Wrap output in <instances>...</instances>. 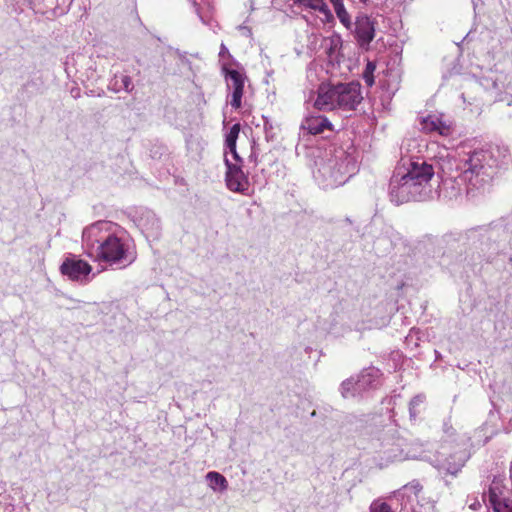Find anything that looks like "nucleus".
<instances>
[{
  "mask_svg": "<svg viewBox=\"0 0 512 512\" xmlns=\"http://www.w3.org/2000/svg\"><path fill=\"white\" fill-rule=\"evenodd\" d=\"M301 128L312 135H318L325 130H332V123L323 115H314L306 117L301 123Z\"/></svg>",
  "mask_w": 512,
  "mask_h": 512,
  "instance_id": "dca6fc26",
  "label": "nucleus"
},
{
  "mask_svg": "<svg viewBox=\"0 0 512 512\" xmlns=\"http://www.w3.org/2000/svg\"><path fill=\"white\" fill-rule=\"evenodd\" d=\"M239 133H240V124L236 123L230 128L229 132L226 134L225 145H226L227 149L236 148V142H237Z\"/></svg>",
  "mask_w": 512,
  "mask_h": 512,
  "instance_id": "393cba45",
  "label": "nucleus"
},
{
  "mask_svg": "<svg viewBox=\"0 0 512 512\" xmlns=\"http://www.w3.org/2000/svg\"><path fill=\"white\" fill-rule=\"evenodd\" d=\"M334 11H335L336 16L338 17L339 21L341 22V24L347 30H352L354 22H352L351 17L349 15V13L347 12L344 4L334 7Z\"/></svg>",
  "mask_w": 512,
  "mask_h": 512,
  "instance_id": "b1692460",
  "label": "nucleus"
},
{
  "mask_svg": "<svg viewBox=\"0 0 512 512\" xmlns=\"http://www.w3.org/2000/svg\"><path fill=\"white\" fill-rule=\"evenodd\" d=\"M363 96L359 82L339 83L333 86L321 85L314 106L319 110L339 108L345 111L355 110Z\"/></svg>",
  "mask_w": 512,
  "mask_h": 512,
  "instance_id": "39448f33",
  "label": "nucleus"
},
{
  "mask_svg": "<svg viewBox=\"0 0 512 512\" xmlns=\"http://www.w3.org/2000/svg\"><path fill=\"white\" fill-rule=\"evenodd\" d=\"M377 24L376 18L362 12L355 17L353 28L349 31L354 35L361 49L368 50L370 48V44L375 38Z\"/></svg>",
  "mask_w": 512,
  "mask_h": 512,
  "instance_id": "6e6552de",
  "label": "nucleus"
},
{
  "mask_svg": "<svg viewBox=\"0 0 512 512\" xmlns=\"http://www.w3.org/2000/svg\"><path fill=\"white\" fill-rule=\"evenodd\" d=\"M314 178L324 189L343 185L357 171L354 151L330 146L315 162Z\"/></svg>",
  "mask_w": 512,
  "mask_h": 512,
  "instance_id": "20e7f679",
  "label": "nucleus"
},
{
  "mask_svg": "<svg viewBox=\"0 0 512 512\" xmlns=\"http://www.w3.org/2000/svg\"><path fill=\"white\" fill-rule=\"evenodd\" d=\"M300 3L305 7L319 11L328 22L333 20V15L324 0H300Z\"/></svg>",
  "mask_w": 512,
  "mask_h": 512,
  "instance_id": "4be33fe9",
  "label": "nucleus"
},
{
  "mask_svg": "<svg viewBox=\"0 0 512 512\" xmlns=\"http://www.w3.org/2000/svg\"><path fill=\"white\" fill-rule=\"evenodd\" d=\"M376 69V65L374 62L368 61L366 64L365 70L363 71V79L367 86L371 87L374 84V71Z\"/></svg>",
  "mask_w": 512,
  "mask_h": 512,
  "instance_id": "a878e982",
  "label": "nucleus"
},
{
  "mask_svg": "<svg viewBox=\"0 0 512 512\" xmlns=\"http://www.w3.org/2000/svg\"><path fill=\"white\" fill-rule=\"evenodd\" d=\"M263 120H264L263 127H264L266 140L272 141L275 138V135L273 132V125L267 117H263Z\"/></svg>",
  "mask_w": 512,
  "mask_h": 512,
  "instance_id": "c85d7f7f",
  "label": "nucleus"
},
{
  "mask_svg": "<svg viewBox=\"0 0 512 512\" xmlns=\"http://www.w3.org/2000/svg\"><path fill=\"white\" fill-rule=\"evenodd\" d=\"M481 507V504L478 500H475L473 503L470 504V508L472 510H478Z\"/></svg>",
  "mask_w": 512,
  "mask_h": 512,
  "instance_id": "473e14b6",
  "label": "nucleus"
},
{
  "mask_svg": "<svg viewBox=\"0 0 512 512\" xmlns=\"http://www.w3.org/2000/svg\"><path fill=\"white\" fill-rule=\"evenodd\" d=\"M489 503L494 512H512V484L494 478L488 490Z\"/></svg>",
  "mask_w": 512,
  "mask_h": 512,
  "instance_id": "1a4fd4ad",
  "label": "nucleus"
},
{
  "mask_svg": "<svg viewBox=\"0 0 512 512\" xmlns=\"http://www.w3.org/2000/svg\"><path fill=\"white\" fill-rule=\"evenodd\" d=\"M329 1H330V3L332 4L333 8H334V7H336V6H338V5H342V4H344V3H343V0H329Z\"/></svg>",
  "mask_w": 512,
  "mask_h": 512,
  "instance_id": "72a5a7b5",
  "label": "nucleus"
},
{
  "mask_svg": "<svg viewBox=\"0 0 512 512\" xmlns=\"http://www.w3.org/2000/svg\"><path fill=\"white\" fill-rule=\"evenodd\" d=\"M340 390H341V394L344 398H347L349 396H354L355 393H359L355 389V381H353V379H347V380L343 381L341 384Z\"/></svg>",
  "mask_w": 512,
  "mask_h": 512,
  "instance_id": "bb28decb",
  "label": "nucleus"
},
{
  "mask_svg": "<svg viewBox=\"0 0 512 512\" xmlns=\"http://www.w3.org/2000/svg\"><path fill=\"white\" fill-rule=\"evenodd\" d=\"M420 129L426 133H436L441 136H449L453 132L450 121L443 119V116L431 114L420 119Z\"/></svg>",
  "mask_w": 512,
  "mask_h": 512,
  "instance_id": "4468645a",
  "label": "nucleus"
},
{
  "mask_svg": "<svg viewBox=\"0 0 512 512\" xmlns=\"http://www.w3.org/2000/svg\"><path fill=\"white\" fill-rule=\"evenodd\" d=\"M71 94L74 98L80 97V90L79 89H73L71 90Z\"/></svg>",
  "mask_w": 512,
  "mask_h": 512,
  "instance_id": "f704fd0d",
  "label": "nucleus"
},
{
  "mask_svg": "<svg viewBox=\"0 0 512 512\" xmlns=\"http://www.w3.org/2000/svg\"><path fill=\"white\" fill-rule=\"evenodd\" d=\"M370 512H393L392 508L386 502L375 500L370 505Z\"/></svg>",
  "mask_w": 512,
  "mask_h": 512,
  "instance_id": "cd10ccee",
  "label": "nucleus"
},
{
  "mask_svg": "<svg viewBox=\"0 0 512 512\" xmlns=\"http://www.w3.org/2000/svg\"><path fill=\"white\" fill-rule=\"evenodd\" d=\"M208 486L217 493H223L228 489L227 479L216 471H210L205 476Z\"/></svg>",
  "mask_w": 512,
  "mask_h": 512,
  "instance_id": "412c9836",
  "label": "nucleus"
},
{
  "mask_svg": "<svg viewBox=\"0 0 512 512\" xmlns=\"http://www.w3.org/2000/svg\"><path fill=\"white\" fill-rule=\"evenodd\" d=\"M133 88L134 86L131 77L124 74H115L108 84V89L115 93L120 91L130 93L132 92Z\"/></svg>",
  "mask_w": 512,
  "mask_h": 512,
  "instance_id": "aec40b11",
  "label": "nucleus"
},
{
  "mask_svg": "<svg viewBox=\"0 0 512 512\" xmlns=\"http://www.w3.org/2000/svg\"><path fill=\"white\" fill-rule=\"evenodd\" d=\"M505 432H506V433H509V432H510V428H507V429L505 430Z\"/></svg>",
  "mask_w": 512,
  "mask_h": 512,
  "instance_id": "58836bf2",
  "label": "nucleus"
},
{
  "mask_svg": "<svg viewBox=\"0 0 512 512\" xmlns=\"http://www.w3.org/2000/svg\"><path fill=\"white\" fill-rule=\"evenodd\" d=\"M139 226L146 237L157 238L160 234L161 225L156 215L151 212H145L139 219Z\"/></svg>",
  "mask_w": 512,
  "mask_h": 512,
  "instance_id": "6ab92c4d",
  "label": "nucleus"
},
{
  "mask_svg": "<svg viewBox=\"0 0 512 512\" xmlns=\"http://www.w3.org/2000/svg\"><path fill=\"white\" fill-rule=\"evenodd\" d=\"M498 430L485 423L480 428L476 429L472 436L467 433H455V441L457 446H465L471 451L473 448L484 446Z\"/></svg>",
  "mask_w": 512,
  "mask_h": 512,
  "instance_id": "f8f14e48",
  "label": "nucleus"
},
{
  "mask_svg": "<svg viewBox=\"0 0 512 512\" xmlns=\"http://www.w3.org/2000/svg\"><path fill=\"white\" fill-rule=\"evenodd\" d=\"M361 3L363 4H367L369 2V0H359Z\"/></svg>",
  "mask_w": 512,
  "mask_h": 512,
  "instance_id": "4c0bfd02",
  "label": "nucleus"
},
{
  "mask_svg": "<svg viewBox=\"0 0 512 512\" xmlns=\"http://www.w3.org/2000/svg\"><path fill=\"white\" fill-rule=\"evenodd\" d=\"M257 157H258V149L256 148L255 141H253V144L251 146V153H250L249 159L251 161H254L255 163H257Z\"/></svg>",
  "mask_w": 512,
  "mask_h": 512,
  "instance_id": "c756f323",
  "label": "nucleus"
},
{
  "mask_svg": "<svg viewBox=\"0 0 512 512\" xmlns=\"http://www.w3.org/2000/svg\"><path fill=\"white\" fill-rule=\"evenodd\" d=\"M224 161L226 165L225 181L227 188L230 191L247 195L249 191V180L247 175L243 172L242 166L238 163H232L227 156H225Z\"/></svg>",
  "mask_w": 512,
  "mask_h": 512,
  "instance_id": "9b49d317",
  "label": "nucleus"
},
{
  "mask_svg": "<svg viewBox=\"0 0 512 512\" xmlns=\"http://www.w3.org/2000/svg\"><path fill=\"white\" fill-rule=\"evenodd\" d=\"M389 184L390 200L396 205L409 201H425L432 196L430 181L435 167L423 158L402 159Z\"/></svg>",
  "mask_w": 512,
  "mask_h": 512,
  "instance_id": "7ed1b4c3",
  "label": "nucleus"
},
{
  "mask_svg": "<svg viewBox=\"0 0 512 512\" xmlns=\"http://www.w3.org/2000/svg\"><path fill=\"white\" fill-rule=\"evenodd\" d=\"M505 75L496 70H490L487 74L479 78V84L484 90L492 94L499 95L503 90L510 86L505 82Z\"/></svg>",
  "mask_w": 512,
  "mask_h": 512,
  "instance_id": "2eb2a0df",
  "label": "nucleus"
},
{
  "mask_svg": "<svg viewBox=\"0 0 512 512\" xmlns=\"http://www.w3.org/2000/svg\"><path fill=\"white\" fill-rule=\"evenodd\" d=\"M380 383V371L376 368L365 369L355 381V389L362 392L376 388Z\"/></svg>",
  "mask_w": 512,
  "mask_h": 512,
  "instance_id": "f3484780",
  "label": "nucleus"
},
{
  "mask_svg": "<svg viewBox=\"0 0 512 512\" xmlns=\"http://www.w3.org/2000/svg\"><path fill=\"white\" fill-rule=\"evenodd\" d=\"M425 402V396L423 394H418L414 396L409 402V416L411 420H416L417 416L420 413V407Z\"/></svg>",
  "mask_w": 512,
  "mask_h": 512,
  "instance_id": "5701e85b",
  "label": "nucleus"
},
{
  "mask_svg": "<svg viewBox=\"0 0 512 512\" xmlns=\"http://www.w3.org/2000/svg\"><path fill=\"white\" fill-rule=\"evenodd\" d=\"M368 441V448L373 452L383 453L388 461L403 460L407 457L403 450L404 440L398 436L396 425L392 423L371 429Z\"/></svg>",
  "mask_w": 512,
  "mask_h": 512,
  "instance_id": "0eeeda50",
  "label": "nucleus"
},
{
  "mask_svg": "<svg viewBox=\"0 0 512 512\" xmlns=\"http://www.w3.org/2000/svg\"><path fill=\"white\" fill-rule=\"evenodd\" d=\"M423 487L418 480H413L405 484L400 489L392 493V497L401 501L402 505L412 502L416 499Z\"/></svg>",
  "mask_w": 512,
  "mask_h": 512,
  "instance_id": "a211bd4d",
  "label": "nucleus"
},
{
  "mask_svg": "<svg viewBox=\"0 0 512 512\" xmlns=\"http://www.w3.org/2000/svg\"><path fill=\"white\" fill-rule=\"evenodd\" d=\"M82 248L95 261L120 268L130 266L137 258L132 238L124 229L110 221H96L84 228Z\"/></svg>",
  "mask_w": 512,
  "mask_h": 512,
  "instance_id": "f03ea898",
  "label": "nucleus"
},
{
  "mask_svg": "<svg viewBox=\"0 0 512 512\" xmlns=\"http://www.w3.org/2000/svg\"><path fill=\"white\" fill-rule=\"evenodd\" d=\"M241 29L246 30L245 34H251V31L246 27H241Z\"/></svg>",
  "mask_w": 512,
  "mask_h": 512,
  "instance_id": "e433bc0d",
  "label": "nucleus"
},
{
  "mask_svg": "<svg viewBox=\"0 0 512 512\" xmlns=\"http://www.w3.org/2000/svg\"><path fill=\"white\" fill-rule=\"evenodd\" d=\"M510 472H511V477H512V461H511V468H510Z\"/></svg>",
  "mask_w": 512,
  "mask_h": 512,
  "instance_id": "ea45409f",
  "label": "nucleus"
},
{
  "mask_svg": "<svg viewBox=\"0 0 512 512\" xmlns=\"http://www.w3.org/2000/svg\"><path fill=\"white\" fill-rule=\"evenodd\" d=\"M445 434L439 450L433 457H428L426 460L439 471L457 476L470 459L471 451L465 446H457L455 431L452 427L447 428Z\"/></svg>",
  "mask_w": 512,
  "mask_h": 512,
  "instance_id": "423d86ee",
  "label": "nucleus"
},
{
  "mask_svg": "<svg viewBox=\"0 0 512 512\" xmlns=\"http://www.w3.org/2000/svg\"><path fill=\"white\" fill-rule=\"evenodd\" d=\"M435 167V175L444 183L448 180L459 185H465L467 194L480 190L490 183L496 173L498 161L492 151L485 149L466 150L460 147L455 154L447 152L438 159L427 160Z\"/></svg>",
  "mask_w": 512,
  "mask_h": 512,
  "instance_id": "f257e3e1",
  "label": "nucleus"
},
{
  "mask_svg": "<svg viewBox=\"0 0 512 512\" xmlns=\"http://www.w3.org/2000/svg\"><path fill=\"white\" fill-rule=\"evenodd\" d=\"M241 29L246 30L245 34H251V31L246 27H241Z\"/></svg>",
  "mask_w": 512,
  "mask_h": 512,
  "instance_id": "c9c22d12",
  "label": "nucleus"
},
{
  "mask_svg": "<svg viewBox=\"0 0 512 512\" xmlns=\"http://www.w3.org/2000/svg\"><path fill=\"white\" fill-rule=\"evenodd\" d=\"M223 70L225 71L227 87L232 90L230 105L234 109H238L241 107L245 77L237 70L227 69L225 65H223Z\"/></svg>",
  "mask_w": 512,
  "mask_h": 512,
  "instance_id": "ddd939ff",
  "label": "nucleus"
},
{
  "mask_svg": "<svg viewBox=\"0 0 512 512\" xmlns=\"http://www.w3.org/2000/svg\"><path fill=\"white\" fill-rule=\"evenodd\" d=\"M229 152L232 154V157L233 159L236 161L235 163H238L242 166V163H243V160L242 158L239 156V154L237 153V150L236 148L234 149H228Z\"/></svg>",
  "mask_w": 512,
  "mask_h": 512,
  "instance_id": "2f4dec72",
  "label": "nucleus"
},
{
  "mask_svg": "<svg viewBox=\"0 0 512 512\" xmlns=\"http://www.w3.org/2000/svg\"><path fill=\"white\" fill-rule=\"evenodd\" d=\"M226 56H227V57H229V58H231V54L229 53L228 48L225 46V44H224V43H222V44L220 45L219 57H220V58H224V57H226Z\"/></svg>",
  "mask_w": 512,
  "mask_h": 512,
  "instance_id": "7c9ffc66",
  "label": "nucleus"
},
{
  "mask_svg": "<svg viewBox=\"0 0 512 512\" xmlns=\"http://www.w3.org/2000/svg\"><path fill=\"white\" fill-rule=\"evenodd\" d=\"M92 267L86 261L77 258L74 255L68 256L60 266V272L71 281L86 283L89 281V275Z\"/></svg>",
  "mask_w": 512,
  "mask_h": 512,
  "instance_id": "9d476101",
  "label": "nucleus"
}]
</instances>
